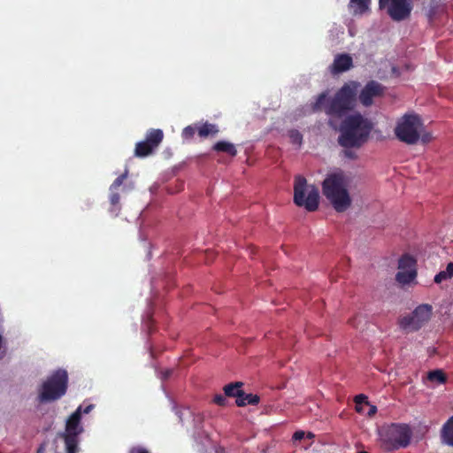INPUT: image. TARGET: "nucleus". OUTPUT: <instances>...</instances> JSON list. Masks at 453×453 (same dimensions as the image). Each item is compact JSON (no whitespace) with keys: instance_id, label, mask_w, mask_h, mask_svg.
Wrapping results in <instances>:
<instances>
[{"instance_id":"obj_1","label":"nucleus","mask_w":453,"mask_h":453,"mask_svg":"<svg viewBox=\"0 0 453 453\" xmlns=\"http://www.w3.org/2000/svg\"><path fill=\"white\" fill-rule=\"evenodd\" d=\"M372 129V122L361 114L349 115L341 124L338 143L343 148H360L368 141Z\"/></svg>"},{"instance_id":"obj_2","label":"nucleus","mask_w":453,"mask_h":453,"mask_svg":"<svg viewBox=\"0 0 453 453\" xmlns=\"http://www.w3.org/2000/svg\"><path fill=\"white\" fill-rule=\"evenodd\" d=\"M348 184L349 178L342 172L327 174L322 182V193L337 212H343L351 205Z\"/></svg>"},{"instance_id":"obj_3","label":"nucleus","mask_w":453,"mask_h":453,"mask_svg":"<svg viewBox=\"0 0 453 453\" xmlns=\"http://www.w3.org/2000/svg\"><path fill=\"white\" fill-rule=\"evenodd\" d=\"M412 431L409 425L391 423L379 429L380 447L383 451L391 452L406 448L411 443Z\"/></svg>"},{"instance_id":"obj_4","label":"nucleus","mask_w":453,"mask_h":453,"mask_svg":"<svg viewBox=\"0 0 453 453\" xmlns=\"http://www.w3.org/2000/svg\"><path fill=\"white\" fill-rule=\"evenodd\" d=\"M358 87L359 83L357 81L345 83L325 107L326 114L342 117L352 110L355 106Z\"/></svg>"},{"instance_id":"obj_5","label":"nucleus","mask_w":453,"mask_h":453,"mask_svg":"<svg viewBox=\"0 0 453 453\" xmlns=\"http://www.w3.org/2000/svg\"><path fill=\"white\" fill-rule=\"evenodd\" d=\"M68 388V373L64 369L53 372L42 384L38 401L50 403L60 399L65 395Z\"/></svg>"},{"instance_id":"obj_6","label":"nucleus","mask_w":453,"mask_h":453,"mask_svg":"<svg viewBox=\"0 0 453 453\" xmlns=\"http://www.w3.org/2000/svg\"><path fill=\"white\" fill-rule=\"evenodd\" d=\"M294 203L308 211H315L319 204V192L314 185H308L306 179L296 175L294 180Z\"/></svg>"},{"instance_id":"obj_7","label":"nucleus","mask_w":453,"mask_h":453,"mask_svg":"<svg viewBox=\"0 0 453 453\" xmlns=\"http://www.w3.org/2000/svg\"><path fill=\"white\" fill-rule=\"evenodd\" d=\"M423 128L424 124L418 115L404 114L395 127V134L399 141L413 145L419 141Z\"/></svg>"},{"instance_id":"obj_8","label":"nucleus","mask_w":453,"mask_h":453,"mask_svg":"<svg viewBox=\"0 0 453 453\" xmlns=\"http://www.w3.org/2000/svg\"><path fill=\"white\" fill-rule=\"evenodd\" d=\"M432 312V305L427 303L420 304L415 308L411 314L399 319V326L407 332L418 331L430 320Z\"/></svg>"},{"instance_id":"obj_9","label":"nucleus","mask_w":453,"mask_h":453,"mask_svg":"<svg viewBox=\"0 0 453 453\" xmlns=\"http://www.w3.org/2000/svg\"><path fill=\"white\" fill-rule=\"evenodd\" d=\"M164 139L161 129L150 128L147 131L145 139L136 143L134 155L138 157H145L154 153Z\"/></svg>"},{"instance_id":"obj_10","label":"nucleus","mask_w":453,"mask_h":453,"mask_svg":"<svg viewBox=\"0 0 453 453\" xmlns=\"http://www.w3.org/2000/svg\"><path fill=\"white\" fill-rule=\"evenodd\" d=\"M379 7L387 8L388 14L395 21L408 19L412 11L411 0H379Z\"/></svg>"},{"instance_id":"obj_11","label":"nucleus","mask_w":453,"mask_h":453,"mask_svg":"<svg viewBox=\"0 0 453 453\" xmlns=\"http://www.w3.org/2000/svg\"><path fill=\"white\" fill-rule=\"evenodd\" d=\"M416 264V259L411 255H403L398 262L399 272L395 275V280L402 284L411 283L417 276Z\"/></svg>"},{"instance_id":"obj_12","label":"nucleus","mask_w":453,"mask_h":453,"mask_svg":"<svg viewBox=\"0 0 453 453\" xmlns=\"http://www.w3.org/2000/svg\"><path fill=\"white\" fill-rule=\"evenodd\" d=\"M383 86L377 81H371L366 83L359 94V101L365 106H370L372 99L383 94Z\"/></svg>"},{"instance_id":"obj_13","label":"nucleus","mask_w":453,"mask_h":453,"mask_svg":"<svg viewBox=\"0 0 453 453\" xmlns=\"http://www.w3.org/2000/svg\"><path fill=\"white\" fill-rule=\"evenodd\" d=\"M81 406H80L67 419L65 432L62 434L79 435L83 432L81 426Z\"/></svg>"},{"instance_id":"obj_14","label":"nucleus","mask_w":453,"mask_h":453,"mask_svg":"<svg viewBox=\"0 0 453 453\" xmlns=\"http://www.w3.org/2000/svg\"><path fill=\"white\" fill-rule=\"evenodd\" d=\"M353 65L352 58L349 54H338L334 60L332 72L340 73L348 71Z\"/></svg>"},{"instance_id":"obj_15","label":"nucleus","mask_w":453,"mask_h":453,"mask_svg":"<svg viewBox=\"0 0 453 453\" xmlns=\"http://www.w3.org/2000/svg\"><path fill=\"white\" fill-rule=\"evenodd\" d=\"M371 0H349V9L354 16H362L370 12Z\"/></svg>"},{"instance_id":"obj_16","label":"nucleus","mask_w":453,"mask_h":453,"mask_svg":"<svg viewBox=\"0 0 453 453\" xmlns=\"http://www.w3.org/2000/svg\"><path fill=\"white\" fill-rule=\"evenodd\" d=\"M212 150L217 152H223L231 157H235L237 155V150L234 144L226 142V141H219L213 146Z\"/></svg>"},{"instance_id":"obj_17","label":"nucleus","mask_w":453,"mask_h":453,"mask_svg":"<svg viewBox=\"0 0 453 453\" xmlns=\"http://www.w3.org/2000/svg\"><path fill=\"white\" fill-rule=\"evenodd\" d=\"M441 440L445 444L453 447V416L442 426Z\"/></svg>"},{"instance_id":"obj_18","label":"nucleus","mask_w":453,"mask_h":453,"mask_svg":"<svg viewBox=\"0 0 453 453\" xmlns=\"http://www.w3.org/2000/svg\"><path fill=\"white\" fill-rule=\"evenodd\" d=\"M259 400L260 398L257 395L246 394L244 391H242V393L238 395L235 403L237 406L242 407L247 404L256 405L259 403Z\"/></svg>"},{"instance_id":"obj_19","label":"nucleus","mask_w":453,"mask_h":453,"mask_svg":"<svg viewBox=\"0 0 453 453\" xmlns=\"http://www.w3.org/2000/svg\"><path fill=\"white\" fill-rule=\"evenodd\" d=\"M242 386H243V383L241 381L229 383L223 388L224 394L226 396L236 397V399H237L238 395H241L243 391L242 389Z\"/></svg>"},{"instance_id":"obj_20","label":"nucleus","mask_w":453,"mask_h":453,"mask_svg":"<svg viewBox=\"0 0 453 453\" xmlns=\"http://www.w3.org/2000/svg\"><path fill=\"white\" fill-rule=\"evenodd\" d=\"M197 133L200 137L205 138L210 135H216L219 133V128L215 124L206 122L197 126Z\"/></svg>"},{"instance_id":"obj_21","label":"nucleus","mask_w":453,"mask_h":453,"mask_svg":"<svg viewBox=\"0 0 453 453\" xmlns=\"http://www.w3.org/2000/svg\"><path fill=\"white\" fill-rule=\"evenodd\" d=\"M60 437L64 439L65 444L66 453H77L78 451V435L61 434Z\"/></svg>"},{"instance_id":"obj_22","label":"nucleus","mask_w":453,"mask_h":453,"mask_svg":"<svg viewBox=\"0 0 453 453\" xmlns=\"http://www.w3.org/2000/svg\"><path fill=\"white\" fill-rule=\"evenodd\" d=\"M110 203H111V208L110 211L113 212L115 216H117L120 211V195L119 193V189H110Z\"/></svg>"},{"instance_id":"obj_23","label":"nucleus","mask_w":453,"mask_h":453,"mask_svg":"<svg viewBox=\"0 0 453 453\" xmlns=\"http://www.w3.org/2000/svg\"><path fill=\"white\" fill-rule=\"evenodd\" d=\"M426 378L429 381L437 382L439 384H445L447 382V376L441 369L428 372Z\"/></svg>"},{"instance_id":"obj_24","label":"nucleus","mask_w":453,"mask_h":453,"mask_svg":"<svg viewBox=\"0 0 453 453\" xmlns=\"http://www.w3.org/2000/svg\"><path fill=\"white\" fill-rule=\"evenodd\" d=\"M326 101H327V93L323 92V93L319 94L316 99V102L314 103V104L312 106L313 111H316L321 110L325 106V104Z\"/></svg>"},{"instance_id":"obj_25","label":"nucleus","mask_w":453,"mask_h":453,"mask_svg":"<svg viewBox=\"0 0 453 453\" xmlns=\"http://www.w3.org/2000/svg\"><path fill=\"white\" fill-rule=\"evenodd\" d=\"M128 175V170L126 169L123 173H121L119 177L115 179L112 184L110 186V189H119L122 186L123 182L127 180Z\"/></svg>"},{"instance_id":"obj_26","label":"nucleus","mask_w":453,"mask_h":453,"mask_svg":"<svg viewBox=\"0 0 453 453\" xmlns=\"http://www.w3.org/2000/svg\"><path fill=\"white\" fill-rule=\"evenodd\" d=\"M288 137L293 144L301 145L303 142L302 134L296 129H292L288 132Z\"/></svg>"},{"instance_id":"obj_27","label":"nucleus","mask_w":453,"mask_h":453,"mask_svg":"<svg viewBox=\"0 0 453 453\" xmlns=\"http://www.w3.org/2000/svg\"><path fill=\"white\" fill-rule=\"evenodd\" d=\"M197 131V126H188L182 131V137L184 139H190L194 136L196 132Z\"/></svg>"},{"instance_id":"obj_28","label":"nucleus","mask_w":453,"mask_h":453,"mask_svg":"<svg viewBox=\"0 0 453 453\" xmlns=\"http://www.w3.org/2000/svg\"><path fill=\"white\" fill-rule=\"evenodd\" d=\"M355 403H356V411H360V405H369V403L367 401V396L361 394L355 396Z\"/></svg>"},{"instance_id":"obj_29","label":"nucleus","mask_w":453,"mask_h":453,"mask_svg":"<svg viewBox=\"0 0 453 453\" xmlns=\"http://www.w3.org/2000/svg\"><path fill=\"white\" fill-rule=\"evenodd\" d=\"M213 403L219 406H226L227 404L226 396L221 394H218L213 398Z\"/></svg>"},{"instance_id":"obj_30","label":"nucleus","mask_w":453,"mask_h":453,"mask_svg":"<svg viewBox=\"0 0 453 453\" xmlns=\"http://www.w3.org/2000/svg\"><path fill=\"white\" fill-rule=\"evenodd\" d=\"M448 279H451V277L448 276V274L446 273V271H441L440 273H438L435 275L434 282L439 284V283H441L443 280H446Z\"/></svg>"},{"instance_id":"obj_31","label":"nucleus","mask_w":453,"mask_h":453,"mask_svg":"<svg viewBox=\"0 0 453 453\" xmlns=\"http://www.w3.org/2000/svg\"><path fill=\"white\" fill-rule=\"evenodd\" d=\"M433 139L432 134L429 132H424V128L421 130L420 139L423 143H427Z\"/></svg>"},{"instance_id":"obj_32","label":"nucleus","mask_w":453,"mask_h":453,"mask_svg":"<svg viewBox=\"0 0 453 453\" xmlns=\"http://www.w3.org/2000/svg\"><path fill=\"white\" fill-rule=\"evenodd\" d=\"M350 149L351 148H345V150H343V156L349 159H356L357 157V155L355 151L351 150Z\"/></svg>"},{"instance_id":"obj_33","label":"nucleus","mask_w":453,"mask_h":453,"mask_svg":"<svg viewBox=\"0 0 453 453\" xmlns=\"http://www.w3.org/2000/svg\"><path fill=\"white\" fill-rule=\"evenodd\" d=\"M430 13H434L435 9L439 6L441 0H429Z\"/></svg>"},{"instance_id":"obj_34","label":"nucleus","mask_w":453,"mask_h":453,"mask_svg":"<svg viewBox=\"0 0 453 453\" xmlns=\"http://www.w3.org/2000/svg\"><path fill=\"white\" fill-rule=\"evenodd\" d=\"M304 432L303 431H296L294 434H293V440L295 441H300L302 440L303 437H304Z\"/></svg>"},{"instance_id":"obj_35","label":"nucleus","mask_w":453,"mask_h":453,"mask_svg":"<svg viewBox=\"0 0 453 453\" xmlns=\"http://www.w3.org/2000/svg\"><path fill=\"white\" fill-rule=\"evenodd\" d=\"M445 271H446V273L448 274V276H450L451 278L453 277V262H449L447 265Z\"/></svg>"},{"instance_id":"obj_36","label":"nucleus","mask_w":453,"mask_h":453,"mask_svg":"<svg viewBox=\"0 0 453 453\" xmlns=\"http://www.w3.org/2000/svg\"><path fill=\"white\" fill-rule=\"evenodd\" d=\"M129 453H149V451L141 447H134L130 450Z\"/></svg>"},{"instance_id":"obj_37","label":"nucleus","mask_w":453,"mask_h":453,"mask_svg":"<svg viewBox=\"0 0 453 453\" xmlns=\"http://www.w3.org/2000/svg\"><path fill=\"white\" fill-rule=\"evenodd\" d=\"M367 406L369 407V411H368V413H367V414H368V416H372V415H374V414L376 413V411H377V408H376V406H374V405H370V404H369V405H367Z\"/></svg>"},{"instance_id":"obj_38","label":"nucleus","mask_w":453,"mask_h":453,"mask_svg":"<svg viewBox=\"0 0 453 453\" xmlns=\"http://www.w3.org/2000/svg\"><path fill=\"white\" fill-rule=\"evenodd\" d=\"M94 405L93 404H89L88 405L87 407H85L84 410H81V413H85V414H88L90 412V411L93 409Z\"/></svg>"},{"instance_id":"obj_39","label":"nucleus","mask_w":453,"mask_h":453,"mask_svg":"<svg viewBox=\"0 0 453 453\" xmlns=\"http://www.w3.org/2000/svg\"><path fill=\"white\" fill-rule=\"evenodd\" d=\"M45 450V443H42L37 449V453H43Z\"/></svg>"},{"instance_id":"obj_40","label":"nucleus","mask_w":453,"mask_h":453,"mask_svg":"<svg viewBox=\"0 0 453 453\" xmlns=\"http://www.w3.org/2000/svg\"><path fill=\"white\" fill-rule=\"evenodd\" d=\"M365 406V404H361L360 405V411H357L358 413H362L363 412V407Z\"/></svg>"},{"instance_id":"obj_41","label":"nucleus","mask_w":453,"mask_h":453,"mask_svg":"<svg viewBox=\"0 0 453 453\" xmlns=\"http://www.w3.org/2000/svg\"><path fill=\"white\" fill-rule=\"evenodd\" d=\"M171 372L167 371L166 373H165V378H167L170 375Z\"/></svg>"},{"instance_id":"obj_42","label":"nucleus","mask_w":453,"mask_h":453,"mask_svg":"<svg viewBox=\"0 0 453 453\" xmlns=\"http://www.w3.org/2000/svg\"><path fill=\"white\" fill-rule=\"evenodd\" d=\"M358 453H368L367 451H360Z\"/></svg>"}]
</instances>
